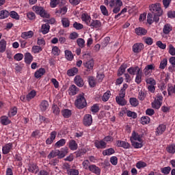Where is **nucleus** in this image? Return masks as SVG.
Masks as SVG:
<instances>
[{
  "label": "nucleus",
  "mask_w": 175,
  "mask_h": 175,
  "mask_svg": "<svg viewBox=\"0 0 175 175\" xmlns=\"http://www.w3.org/2000/svg\"><path fill=\"white\" fill-rule=\"evenodd\" d=\"M58 154H59V150H52L48 155V158L49 159L55 158V157H58Z\"/></svg>",
  "instance_id": "49530a36"
},
{
  "label": "nucleus",
  "mask_w": 175,
  "mask_h": 175,
  "mask_svg": "<svg viewBox=\"0 0 175 175\" xmlns=\"http://www.w3.org/2000/svg\"><path fill=\"white\" fill-rule=\"evenodd\" d=\"M149 10L154 14H157V16H162L163 13L159 3H153L149 5Z\"/></svg>",
  "instance_id": "423d86ee"
},
{
  "label": "nucleus",
  "mask_w": 175,
  "mask_h": 175,
  "mask_svg": "<svg viewBox=\"0 0 175 175\" xmlns=\"http://www.w3.org/2000/svg\"><path fill=\"white\" fill-rule=\"evenodd\" d=\"M107 144H106L104 140H100V141L96 140L94 142V145H95V147H96V148H101V149L106 148Z\"/></svg>",
  "instance_id": "f3484780"
},
{
  "label": "nucleus",
  "mask_w": 175,
  "mask_h": 175,
  "mask_svg": "<svg viewBox=\"0 0 175 175\" xmlns=\"http://www.w3.org/2000/svg\"><path fill=\"white\" fill-rule=\"evenodd\" d=\"M79 88H77L76 85H71L68 88V94L72 96L79 94Z\"/></svg>",
  "instance_id": "f8f14e48"
},
{
  "label": "nucleus",
  "mask_w": 175,
  "mask_h": 175,
  "mask_svg": "<svg viewBox=\"0 0 175 175\" xmlns=\"http://www.w3.org/2000/svg\"><path fill=\"white\" fill-rule=\"evenodd\" d=\"M130 140L134 148H142L143 147V134L133 131L131 133Z\"/></svg>",
  "instance_id": "f257e3e1"
},
{
  "label": "nucleus",
  "mask_w": 175,
  "mask_h": 175,
  "mask_svg": "<svg viewBox=\"0 0 175 175\" xmlns=\"http://www.w3.org/2000/svg\"><path fill=\"white\" fill-rule=\"evenodd\" d=\"M50 31V25L49 23H46L42 25L41 32L43 35H46V33H49Z\"/></svg>",
  "instance_id": "cd10ccee"
},
{
  "label": "nucleus",
  "mask_w": 175,
  "mask_h": 175,
  "mask_svg": "<svg viewBox=\"0 0 175 175\" xmlns=\"http://www.w3.org/2000/svg\"><path fill=\"white\" fill-rule=\"evenodd\" d=\"M13 149V143H8L2 148V152L4 155L9 154L10 150Z\"/></svg>",
  "instance_id": "9b49d317"
},
{
  "label": "nucleus",
  "mask_w": 175,
  "mask_h": 175,
  "mask_svg": "<svg viewBox=\"0 0 175 175\" xmlns=\"http://www.w3.org/2000/svg\"><path fill=\"white\" fill-rule=\"evenodd\" d=\"M74 82L77 85V87H83L84 85V81L80 75L75 76L74 79Z\"/></svg>",
  "instance_id": "4468645a"
},
{
  "label": "nucleus",
  "mask_w": 175,
  "mask_h": 175,
  "mask_svg": "<svg viewBox=\"0 0 175 175\" xmlns=\"http://www.w3.org/2000/svg\"><path fill=\"white\" fill-rule=\"evenodd\" d=\"M78 72H79V69L77 68L74 67L71 69H69L67 71V75L70 77H72L77 75Z\"/></svg>",
  "instance_id": "c9c22d12"
},
{
  "label": "nucleus",
  "mask_w": 175,
  "mask_h": 175,
  "mask_svg": "<svg viewBox=\"0 0 175 175\" xmlns=\"http://www.w3.org/2000/svg\"><path fill=\"white\" fill-rule=\"evenodd\" d=\"M55 137H57V132L56 131H52L51 133V136L49 138H48L46 140V143L47 144H51V143H53V142H54V140H55Z\"/></svg>",
  "instance_id": "393cba45"
},
{
  "label": "nucleus",
  "mask_w": 175,
  "mask_h": 175,
  "mask_svg": "<svg viewBox=\"0 0 175 175\" xmlns=\"http://www.w3.org/2000/svg\"><path fill=\"white\" fill-rule=\"evenodd\" d=\"M21 38L22 39H31L32 36H33V31H24L21 33Z\"/></svg>",
  "instance_id": "6ab92c4d"
},
{
  "label": "nucleus",
  "mask_w": 175,
  "mask_h": 175,
  "mask_svg": "<svg viewBox=\"0 0 175 175\" xmlns=\"http://www.w3.org/2000/svg\"><path fill=\"white\" fill-rule=\"evenodd\" d=\"M161 106H162V104H160V103H158V101H156L155 100L152 103V107L153 109H158L161 107Z\"/></svg>",
  "instance_id": "69168bd1"
},
{
  "label": "nucleus",
  "mask_w": 175,
  "mask_h": 175,
  "mask_svg": "<svg viewBox=\"0 0 175 175\" xmlns=\"http://www.w3.org/2000/svg\"><path fill=\"white\" fill-rule=\"evenodd\" d=\"M122 6V1L121 0H110L109 6L110 8H114V6Z\"/></svg>",
  "instance_id": "7c9ffc66"
},
{
  "label": "nucleus",
  "mask_w": 175,
  "mask_h": 175,
  "mask_svg": "<svg viewBox=\"0 0 175 175\" xmlns=\"http://www.w3.org/2000/svg\"><path fill=\"white\" fill-rule=\"evenodd\" d=\"M89 26L92 28H100L102 27V23H100V21L92 20Z\"/></svg>",
  "instance_id": "b1692460"
},
{
  "label": "nucleus",
  "mask_w": 175,
  "mask_h": 175,
  "mask_svg": "<svg viewBox=\"0 0 175 175\" xmlns=\"http://www.w3.org/2000/svg\"><path fill=\"white\" fill-rule=\"evenodd\" d=\"M32 61H33V56L30 53H26L25 54V62L29 65Z\"/></svg>",
  "instance_id": "bb28decb"
},
{
  "label": "nucleus",
  "mask_w": 175,
  "mask_h": 175,
  "mask_svg": "<svg viewBox=\"0 0 175 175\" xmlns=\"http://www.w3.org/2000/svg\"><path fill=\"white\" fill-rule=\"evenodd\" d=\"M110 96H111V92L110 91H107L105 93H104L102 100L103 102H107L109 99H110Z\"/></svg>",
  "instance_id": "a19ab883"
},
{
  "label": "nucleus",
  "mask_w": 175,
  "mask_h": 175,
  "mask_svg": "<svg viewBox=\"0 0 175 175\" xmlns=\"http://www.w3.org/2000/svg\"><path fill=\"white\" fill-rule=\"evenodd\" d=\"M81 19L86 25H90L91 24V16L87 12H83L81 16Z\"/></svg>",
  "instance_id": "9d476101"
},
{
  "label": "nucleus",
  "mask_w": 175,
  "mask_h": 175,
  "mask_svg": "<svg viewBox=\"0 0 175 175\" xmlns=\"http://www.w3.org/2000/svg\"><path fill=\"white\" fill-rule=\"evenodd\" d=\"M65 57L68 61H72L74 58L73 53H72V51L69 50L65 51Z\"/></svg>",
  "instance_id": "37998d69"
},
{
  "label": "nucleus",
  "mask_w": 175,
  "mask_h": 175,
  "mask_svg": "<svg viewBox=\"0 0 175 175\" xmlns=\"http://www.w3.org/2000/svg\"><path fill=\"white\" fill-rule=\"evenodd\" d=\"M56 16L58 17L61 16H65L66 13H68V7L67 6H63L59 8H57L55 12Z\"/></svg>",
  "instance_id": "1a4fd4ad"
},
{
  "label": "nucleus",
  "mask_w": 175,
  "mask_h": 175,
  "mask_svg": "<svg viewBox=\"0 0 175 175\" xmlns=\"http://www.w3.org/2000/svg\"><path fill=\"white\" fill-rule=\"evenodd\" d=\"M172 29H173V27H172V25L170 24H165L163 28V32L165 35H167L168 33H170Z\"/></svg>",
  "instance_id": "72a5a7b5"
},
{
  "label": "nucleus",
  "mask_w": 175,
  "mask_h": 175,
  "mask_svg": "<svg viewBox=\"0 0 175 175\" xmlns=\"http://www.w3.org/2000/svg\"><path fill=\"white\" fill-rule=\"evenodd\" d=\"M126 68H128V64H123L120 66V68L118 69V75L122 76L124 73H125V70H126Z\"/></svg>",
  "instance_id": "c85d7f7f"
},
{
  "label": "nucleus",
  "mask_w": 175,
  "mask_h": 175,
  "mask_svg": "<svg viewBox=\"0 0 175 175\" xmlns=\"http://www.w3.org/2000/svg\"><path fill=\"white\" fill-rule=\"evenodd\" d=\"M16 114H17V107H14L10 110L8 116L9 117H13L14 116H16Z\"/></svg>",
  "instance_id": "bf43d9fd"
},
{
  "label": "nucleus",
  "mask_w": 175,
  "mask_h": 175,
  "mask_svg": "<svg viewBox=\"0 0 175 175\" xmlns=\"http://www.w3.org/2000/svg\"><path fill=\"white\" fill-rule=\"evenodd\" d=\"M147 166V163H146V162L144 161H138L137 163H136V167L137 169H142L143 167H146Z\"/></svg>",
  "instance_id": "4d7b16f0"
},
{
  "label": "nucleus",
  "mask_w": 175,
  "mask_h": 175,
  "mask_svg": "<svg viewBox=\"0 0 175 175\" xmlns=\"http://www.w3.org/2000/svg\"><path fill=\"white\" fill-rule=\"evenodd\" d=\"M128 73L131 76H135V81L140 84L143 79V70L138 66H131L127 69Z\"/></svg>",
  "instance_id": "f03ea898"
},
{
  "label": "nucleus",
  "mask_w": 175,
  "mask_h": 175,
  "mask_svg": "<svg viewBox=\"0 0 175 175\" xmlns=\"http://www.w3.org/2000/svg\"><path fill=\"white\" fill-rule=\"evenodd\" d=\"M150 121L151 119H150V117L148 116H142L140 120L141 124H142V125L150 124Z\"/></svg>",
  "instance_id": "79ce46f5"
},
{
  "label": "nucleus",
  "mask_w": 175,
  "mask_h": 175,
  "mask_svg": "<svg viewBox=\"0 0 175 175\" xmlns=\"http://www.w3.org/2000/svg\"><path fill=\"white\" fill-rule=\"evenodd\" d=\"M135 32L138 36H144V35H147V30L143 27L135 28Z\"/></svg>",
  "instance_id": "dca6fc26"
},
{
  "label": "nucleus",
  "mask_w": 175,
  "mask_h": 175,
  "mask_svg": "<svg viewBox=\"0 0 175 175\" xmlns=\"http://www.w3.org/2000/svg\"><path fill=\"white\" fill-rule=\"evenodd\" d=\"M116 100L117 104L120 105V106H125V105H126V100H125V97L118 96L116 97Z\"/></svg>",
  "instance_id": "5701e85b"
},
{
  "label": "nucleus",
  "mask_w": 175,
  "mask_h": 175,
  "mask_svg": "<svg viewBox=\"0 0 175 175\" xmlns=\"http://www.w3.org/2000/svg\"><path fill=\"white\" fill-rule=\"evenodd\" d=\"M77 143H76V141L71 140L69 142V148H70L72 151H75V150H77Z\"/></svg>",
  "instance_id": "c03bdc74"
},
{
  "label": "nucleus",
  "mask_w": 175,
  "mask_h": 175,
  "mask_svg": "<svg viewBox=\"0 0 175 175\" xmlns=\"http://www.w3.org/2000/svg\"><path fill=\"white\" fill-rule=\"evenodd\" d=\"M62 114L64 118H70L72 116V111L70 109H63Z\"/></svg>",
  "instance_id": "f704fd0d"
},
{
  "label": "nucleus",
  "mask_w": 175,
  "mask_h": 175,
  "mask_svg": "<svg viewBox=\"0 0 175 175\" xmlns=\"http://www.w3.org/2000/svg\"><path fill=\"white\" fill-rule=\"evenodd\" d=\"M129 102L130 105H131V106H133V107H136V106L139 105V100L136 98H131Z\"/></svg>",
  "instance_id": "de8ad7c7"
},
{
  "label": "nucleus",
  "mask_w": 175,
  "mask_h": 175,
  "mask_svg": "<svg viewBox=\"0 0 175 175\" xmlns=\"http://www.w3.org/2000/svg\"><path fill=\"white\" fill-rule=\"evenodd\" d=\"M144 45L142 43H136L133 46V53H140L143 50Z\"/></svg>",
  "instance_id": "2eb2a0df"
},
{
  "label": "nucleus",
  "mask_w": 175,
  "mask_h": 175,
  "mask_svg": "<svg viewBox=\"0 0 175 175\" xmlns=\"http://www.w3.org/2000/svg\"><path fill=\"white\" fill-rule=\"evenodd\" d=\"M10 16L12 18H14V20H20V15L16 11H11Z\"/></svg>",
  "instance_id": "603ef678"
},
{
  "label": "nucleus",
  "mask_w": 175,
  "mask_h": 175,
  "mask_svg": "<svg viewBox=\"0 0 175 175\" xmlns=\"http://www.w3.org/2000/svg\"><path fill=\"white\" fill-rule=\"evenodd\" d=\"M10 122L11 121L10 120H9V118H8V116L1 117V124H2V125H9Z\"/></svg>",
  "instance_id": "58836bf2"
},
{
  "label": "nucleus",
  "mask_w": 175,
  "mask_h": 175,
  "mask_svg": "<svg viewBox=\"0 0 175 175\" xmlns=\"http://www.w3.org/2000/svg\"><path fill=\"white\" fill-rule=\"evenodd\" d=\"M31 50H32V53H33L34 54H38L40 53V51H42V49L41 46L36 45L32 47Z\"/></svg>",
  "instance_id": "5fc2aeb1"
},
{
  "label": "nucleus",
  "mask_w": 175,
  "mask_h": 175,
  "mask_svg": "<svg viewBox=\"0 0 175 175\" xmlns=\"http://www.w3.org/2000/svg\"><path fill=\"white\" fill-rule=\"evenodd\" d=\"M166 66H167V59H163L160 63L159 68L165 69Z\"/></svg>",
  "instance_id": "680f3d73"
},
{
  "label": "nucleus",
  "mask_w": 175,
  "mask_h": 175,
  "mask_svg": "<svg viewBox=\"0 0 175 175\" xmlns=\"http://www.w3.org/2000/svg\"><path fill=\"white\" fill-rule=\"evenodd\" d=\"M75 105L77 109H84L87 106V100L84 97V93H81L77 96Z\"/></svg>",
  "instance_id": "39448f33"
},
{
  "label": "nucleus",
  "mask_w": 175,
  "mask_h": 175,
  "mask_svg": "<svg viewBox=\"0 0 175 175\" xmlns=\"http://www.w3.org/2000/svg\"><path fill=\"white\" fill-rule=\"evenodd\" d=\"M62 1V0H51V2H50L51 8H57V6H58V5L61 3Z\"/></svg>",
  "instance_id": "8fccbe9b"
},
{
  "label": "nucleus",
  "mask_w": 175,
  "mask_h": 175,
  "mask_svg": "<svg viewBox=\"0 0 175 175\" xmlns=\"http://www.w3.org/2000/svg\"><path fill=\"white\" fill-rule=\"evenodd\" d=\"M28 171L30 173H35L36 174V173L39 172V167H38L36 164H33V163L29 164Z\"/></svg>",
  "instance_id": "aec40b11"
},
{
  "label": "nucleus",
  "mask_w": 175,
  "mask_h": 175,
  "mask_svg": "<svg viewBox=\"0 0 175 175\" xmlns=\"http://www.w3.org/2000/svg\"><path fill=\"white\" fill-rule=\"evenodd\" d=\"M152 70H155V64H148L144 69V74L145 77H150L152 73Z\"/></svg>",
  "instance_id": "0eeeda50"
},
{
  "label": "nucleus",
  "mask_w": 175,
  "mask_h": 175,
  "mask_svg": "<svg viewBox=\"0 0 175 175\" xmlns=\"http://www.w3.org/2000/svg\"><path fill=\"white\" fill-rule=\"evenodd\" d=\"M77 43L81 49H83L85 46V41L83 38H78L77 40Z\"/></svg>",
  "instance_id": "3c124183"
},
{
  "label": "nucleus",
  "mask_w": 175,
  "mask_h": 175,
  "mask_svg": "<svg viewBox=\"0 0 175 175\" xmlns=\"http://www.w3.org/2000/svg\"><path fill=\"white\" fill-rule=\"evenodd\" d=\"M34 96H36V91L31 90L27 96L26 99L29 102L31 99H33Z\"/></svg>",
  "instance_id": "ea45409f"
},
{
  "label": "nucleus",
  "mask_w": 175,
  "mask_h": 175,
  "mask_svg": "<svg viewBox=\"0 0 175 175\" xmlns=\"http://www.w3.org/2000/svg\"><path fill=\"white\" fill-rule=\"evenodd\" d=\"M8 42L5 40V39H1L0 40V53H5L6 51V46Z\"/></svg>",
  "instance_id": "a878e982"
},
{
  "label": "nucleus",
  "mask_w": 175,
  "mask_h": 175,
  "mask_svg": "<svg viewBox=\"0 0 175 175\" xmlns=\"http://www.w3.org/2000/svg\"><path fill=\"white\" fill-rule=\"evenodd\" d=\"M166 131V125L165 124H160L156 130V135L159 136L163 133Z\"/></svg>",
  "instance_id": "412c9836"
},
{
  "label": "nucleus",
  "mask_w": 175,
  "mask_h": 175,
  "mask_svg": "<svg viewBox=\"0 0 175 175\" xmlns=\"http://www.w3.org/2000/svg\"><path fill=\"white\" fill-rule=\"evenodd\" d=\"M53 113L55 114V116H58L59 114V107H58V105H53L52 107Z\"/></svg>",
  "instance_id": "052dcab7"
},
{
  "label": "nucleus",
  "mask_w": 175,
  "mask_h": 175,
  "mask_svg": "<svg viewBox=\"0 0 175 175\" xmlns=\"http://www.w3.org/2000/svg\"><path fill=\"white\" fill-rule=\"evenodd\" d=\"M64 144H66V140L65 139H62L55 143V147L59 148L60 147H64Z\"/></svg>",
  "instance_id": "a18cd8bd"
},
{
  "label": "nucleus",
  "mask_w": 175,
  "mask_h": 175,
  "mask_svg": "<svg viewBox=\"0 0 175 175\" xmlns=\"http://www.w3.org/2000/svg\"><path fill=\"white\" fill-rule=\"evenodd\" d=\"M83 122L85 126H91L92 125V116L91 114H85L83 117Z\"/></svg>",
  "instance_id": "6e6552de"
},
{
  "label": "nucleus",
  "mask_w": 175,
  "mask_h": 175,
  "mask_svg": "<svg viewBox=\"0 0 175 175\" xmlns=\"http://www.w3.org/2000/svg\"><path fill=\"white\" fill-rule=\"evenodd\" d=\"M62 24L64 28H69V26L70 25V21H69V18H62Z\"/></svg>",
  "instance_id": "4c0bfd02"
},
{
  "label": "nucleus",
  "mask_w": 175,
  "mask_h": 175,
  "mask_svg": "<svg viewBox=\"0 0 175 175\" xmlns=\"http://www.w3.org/2000/svg\"><path fill=\"white\" fill-rule=\"evenodd\" d=\"M116 146L117 147H122V148H125L126 150L128 148H131V144L125 141H121V140L116 141Z\"/></svg>",
  "instance_id": "ddd939ff"
},
{
  "label": "nucleus",
  "mask_w": 175,
  "mask_h": 175,
  "mask_svg": "<svg viewBox=\"0 0 175 175\" xmlns=\"http://www.w3.org/2000/svg\"><path fill=\"white\" fill-rule=\"evenodd\" d=\"M10 16V13L6 10H3L0 11V20H4V18H8Z\"/></svg>",
  "instance_id": "e433bc0d"
},
{
  "label": "nucleus",
  "mask_w": 175,
  "mask_h": 175,
  "mask_svg": "<svg viewBox=\"0 0 175 175\" xmlns=\"http://www.w3.org/2000/svg\"><path fill=\"white\" fill-rule=\"evenodd\" d=\"M69 175H79V170L75 169H70L68 172Z\"/></svg>",
  "instance_id": "774afa93"
},
{
  "label": "nucleus",
  "mask_w": 175,
  "mask_h": 175,
  "mask_svg": "<svg viewBox=\"0 0 175 175\" xmlns=\"http://www.w3.org/2000/svg\"><path fill=\"white\" fill-rule=\"evenodd\" d=\"M40 109L42 111H46L49 109V102L46 100H42L40 105Z\"/></svg>",
  "instance_id": "2f4dec72"
},
{
  "label": "nucleus",
  "mask_w": 175,
  "mask_h": 175,
  "mask_svg": "<svg viewBox=\"0 0 175 175\" xmlns=\"http://www.w3.org/2000/svg\"><path fill=\"white\" fill-rule=\"evenodd\" d=\"M100 9L103 16H109V11L107 10V8H106V6L100 5Z\"/></svg>",
  "instance_id": "6e6d98bb"
},
{
  "label": "nucleus",
  "mask_w": 175,
  "mask_h": 175,
  "mask_svg": "<svg viewBox=\"0 0 175 175\" xmlns=\"http://www.w3.org/2000/svg\"><path fill=\"white\" fill-rule=\"evenodd\" d=\"M33 12H35L36 14H38V16H40V17H43L45 18H50V14L47 13V11L44 10V8L40 6V5H33L32 7Z\"/></svg>",
  "instance_id": "20e7f679"
},
{
  "label": "nucleus",
  "mask_w": 175,
  "mask_h": 175,
  "mask_svg": "<svg viewBox=\"0 0 175 175\" xmlns=\"http://www.w3.org/2000/svg\"><path fill=\"white\" fill-rule=\"evenodd\" d=\"M83 58L85 62H83V66L87 69V72H91L92 69H94V66L95 65V62L94 61V59L91 57V55L90 54H85L83 55Z\"/></svg>",
  "instance_id": "7ed1b4c3"
},
{
  "label": "nucleus",
  "mask_w": 175,
  "mask_h": 175,
  "mask_svg": "<svg viewBox=\"0 0 175 175\" xmlns=\"http://www.w3.org/2000/svg\"><path fill=\"white\" fill-rule=\"evenodd\" d=\"M89 170L90 172H92V173H94L95 174H100V169L94 164L90 165Z\"/></svg>",
  "instance_id": "a211bd4d"
},
{
  "label": "nucleus",
  "mask_w": 175,
  "mask_h": 175,
  "mask_svg": "<svg viewBox=\"0 0 175 175\" xmlns=\"http://www.w3.org/2000/svg\"><path fill=\"white\" fill-rule=\"evenodd\" d=\"M122 6V1L121 0H110L109 6L110 8H114V6Z\"/></svg>",
  "instance_id": "c756f323"
},
{
  "label": "nucleus",
  "mask_w": 175,
  "mask_h": 175,
  "mask_svg": "<svg viewBox=\"0 0 175 175\" xmlns=\"http://www.w3.org/2000/svg\"><path fill=\"white\" fill-rule=\"evenodd\" d=\"M168 95H172V94H175V85L174 86H170L167 88Z\"/></svg>",
  "instance_id": "338daca9"
},
{
  "label": "nucleus",
  "mask_w": 175,
  "mask_h": 175,
  "mask_svg": "<svg viewBox=\"0 0 175 175\" xmlns=\"http://www.w3.org/2000/svg\"><path fill=\"white\" fill-rule=\"evenodd\" d=\"M115 152H116V150H114V148H110L103 150V155H104V157L110 156V155H113V154H114Z\"/></svg>",
  "instance_id": "473e14b6"
},
{
  "label": "nucleus",
  "mask_w": 175,
  "mask_h": 175,
  "mask_svg": "<svg viewBox=\"0 0 175 175\" xmlns=\"http://www.w3.org/2000/svg\"><path fill=\"white\" fill-rule=\"evenodd\" d=\"M59 48L58 46H53L52 49V54L53 55H59Z\"/></svg>",
  "instance_id": "0e129e2a"
},
{
  "label": "nucleus",
  "mask_w": 175,
  "mask_h": 175,
  "mask_svg": "<svg viewBox=\"0 0 175 175\" xmlns=\"http://www.w3.org/2000/svg\"><path fill=\"white\" fill-rule=\"evenodd\" d=\"M170 170H172L170 167H165L161 169V173H163V174H169V173H170Z\"/></svg>",
  "instance_id": "e2e57ef3"
},
{
  "label": "nucleus",
  "mask_w": 175,
  "mask_h": 175,
  "mask_svg": "<svg viewBox=\"0 0 175 175\" xmlns=\"http://www.w3.org/2000/svg\"><path fill=\"white\" fill-rule=\"evenodd\" d=\"M146 84H150V85H156L157 81H155V79L152 77H147L146 79Z\"/></svg>",
  "instance_id": "09e8293b"
},
{
  "label": "nucleus",
  "mask_w": 175,
  "mask_h": 175,
  "mask_svg": "<svg viewBox=\"0 0 175 175\" xmlns=\"http://www.w3.org/2000/svg\"><path fill=\"white\" fill-rule=\"evenodd\" d=\"M44 73H46V70L43 68H40L35 72L34 77L36 79H40V77H42Z\"/></svg>",
  "instance_id": "4be33fe9"
},
{
  "label": "nucleus",
  "mask_w": 175,
  "mask_h": 175,
  "mask_svg": "<svg viewBox=\"0 0 175 175\" xmlns=\"http://www.w3.org/2000/svg\"><path fill=\"white\" fill-rule=\"evenodd\" d=\"M168 53L170 55H175V48L173 46V44H170L168 46Z\"/></svg>",
  "instance_id": "13d9d810"
},
{
  "label": "nucleus",
  "mask_w": 175,
  "mask_h": 175,
  "mask_svg": "<svg viewBox=\"0 0 175 175\" xmlns=\"http://www.w3.org/2000/svg\"><path fill=\"white\" fill-rule=\"evenodd\" d=\"M167 151L169 154H175V144H171L167 147Z\"/></svg>",
  "instance_id": "864d4df0"
}]
</instances>
